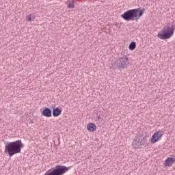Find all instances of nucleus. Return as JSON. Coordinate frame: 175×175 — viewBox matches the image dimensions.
Instances as JSON below:
<instances>
[{
    "instance_id": "obj_1",
    "label": "nucleus",
    "mask_w": 175,
    "mask_h": 175,
    "mask_svg": "<svg viewBox=\"0 0 175 175\" xmlns=\"http://www.w3.org/2000/svg\"><path fill=\"white\" fill-rule=\"evenodd\" d=\"M21 148H24V144H23L21 139L7 142L4 152L9 154L10 157H13L16 154H21Z\"/></svg>"
},
{
    "instance_id": "obj_2",
    "label": "nucleus",
    "mask_w": 175,
    "mask_h": 175,
    "mask_svg": "<svg viewBox=\"0 0 175 175\" xmlns=\"http://www.w3.org/2000/svg\"><path fill=\"white\" fill-rule=\"evenodd\" d=\"M144 10H146L144 8L142 10L139 8L129 10L122 14L121 17L125 21H136L143 16Z\"/></svg>"
},
{
    "instance_id": "obj_3",
    "label": "nucleus",
    "mask_w": 175,
    "mask_h": 175,
    "mask_svg": "<svg viewBox=\"0 0 175 175\" xmlns=\"http://www.w3.org/2000/svg\"><path fill=\"white\" fill-rule=\"evenodd\" d=\"M175 25L172 26L165 25L162 30V32H159L157 34L158 38L162 40H166V39H170L171 36H173L174 33Z\"/></svg>"
},
{
    "instance_id": "obj_4",
    "label": "nucleus",
    "mask_w": 175,
    "mask_h": 175,
    "mask_svg": "<svg viewBox=\"0 0 175 175\" xmlns=\"http://www.w3.org/2000/svg\"><path fill=\"white\" fill-rule=\"evenodd\" d=\"M71 169V167L65 165H56L51 170H49L45 174L46 175H64Z\"/></svg>"
},
{
    "instance_id": "obj_5",
    "label": "nucleus",
    "mask_w": 175,
    "mask_h": 175,
    "mask_svg": "<svg viewBox=\"0 0 175 175\" xmlns=\"http://www.w3.org/2000/svg\"><path fill=\"white\" fill-rule=\"evenodd\" d=\"M119 69H126L129 66V57L126 55L119 57L115 62Z\"/></svg>"
},
{
    "instance_id": "obj_6",
    "label": "nucleus",
    "mask_w": 175,
    "mask_h": 175,
    "mask_svg": "<svg viewBox=\"0 0 175 175\" xmlns=\"http://www.w3.org/2000/svg\"><path fill=\"white\" fill-rule=\"evenodd\" d=\"M175 163V158L168 157L164 162L165 166H172Z\"/></svg>"
},
{
    "instance_id": "obj_7",
    "label": "nucleus",
    "mask_w": 175,
    "mask_h": 175,
    "mask_svg": "<svg viewBox=\"0 0 175 175\" xmlns=\"http://www.w3.org/2000/svg\"><path fill=\"white\" fill-rule=\"evenodd\" d=\"M87 129L90 132H95L96 131V125H95V123L90 122L88 124Z\"/></svg>"
},
{
    "instance_id": "obj_8",
    "label": "nucleus",
    "mask_w": 175,
    "mask_h": 175,
    "mask_svg": "<svg viewBox=\"0 0 175 175\" xmlns=\"http://www.w3.org/2000/svg\"><path fill=\"white\" fill-rule=\"evenodd\" d=\"M42 115L44 116V117H51L52 116V111L50 109V108H45L44 109V110L42 111Z\"/></svg>"
},
{
    "instance_id": "obj_9",
    "label": "nucleus",
    "mask_w": 175,
    "mask_h": 175,
    "mask_svg": "<svg viewBox=\"0 0 175 175\" xmlns=\"http://www.w3.org/2000/svg\"><path fill=\"white\" fill-rule=\"evenodd\" d=\"M61 113H62V110L59 107H57L53 109L52 114L53 117H58L59 116H61Z\"/></svg>"
},
{
    "instance_id": "obj_10",
    "label": "nucleus",
    "mask_w": 175,
    "mask_h": 175,
    "mask_svg": "<svg viewBox=\"0 0 175 175\" xmlns=\"http://www.w3.org/2000/svg\"><path fill=\"white\" fill-rule=\"evenodd\" d=\"M133 146L135 148H140V147H142V142H140V140L135 139L133 142Z\"/></svg>"
},
{
    "instance_id": "obj_11",
    "label": "nucleus",
    "mask_w": 175,
    "mask_h": 175,
    "mask_svg": "<svg viewBox=\"0 0 175 175\" xmlns=\"http://www.w3.org/2000/svg\"><path fill=\"white\" fill-rule=\"evenodd\" d=\"M164 133H165L163 132V131L159 130V131H157L156 133H154V134L157 137V139H159V140H160L162 138V136H163Z\"/></svg>"
},
{
    "instance_id": "obj_12",
    "label": "nucleus",
    "mask_w": 175,
    "mask_h": 175,
    "mask_svg": "<svg viewBox=\"0 0 175 175\" xmlns=\"http://www.w3.org/2000/svg\"><path fill=\"white\" fill-rule=\"evenodd\" d=\"M157 142H159V139H158L157 135L153 134L150 139V143H152V144H154V143H157Z\"/></svg>"
},
{
    "instance_id": "obj_13",
    "label": "nucleus",
    "mask_w": 175,
    "mask_h": 175,
    "mask_svg": "<svg viewBox=\"0 0 175 175\" xmlns=\"http://www.w3.org/2000/svg\"><path fill=\"white\" fill-rule=\"evenodd\" d=\"M129 50L133 51L135 49H136V42H131L129 46Z\"/></svg>"
},
{
    "instance_id": "obj_14",
    "label": "nucleus",
    "mask_w": 175,
    "mask_h": 175,
    "mask_svg": "<svg viewBox=\"0 0 175 175\" xmlns=\"http://www.w3.org/2000/svg\"><path fill=\"white\" fill-rule=\"evenodd\" d=\"M67 8H68V9H75V4L69 3L67 5Z\"/></svg>"
},
{
    "instance_id": "obj_15",
    "label": "nucleus",
    "mask_w": 175,
    "mask_h": 175,
    "mask_svg": "<svg viewBox=\"0 0 175 175\" xmlns=\"http://www.w3.org/2000/svg\"><path fill=\"white\" fill-rule=\"evenodd\" d=\"M95 121H99V120H102V117H100V115H98V113L96 114L95 118H94Z\"/></svg>"
},
{
    "instance_id": "obj_16",
    "label": "nucleus",
    "mask_w": 175,
    "mask_h": 175,
    "mask_svg": "<svg viewBox=\"0 0 175 175\" xmlns=\"http://www.w3.org/2000/svg\"><path fill=\"white\" fill-rule=\"evenodd\" d=\"M27 21H33V20H35V17L31 16V15H29L28 16H27Z\"/></svg>"
}]
</instances>
